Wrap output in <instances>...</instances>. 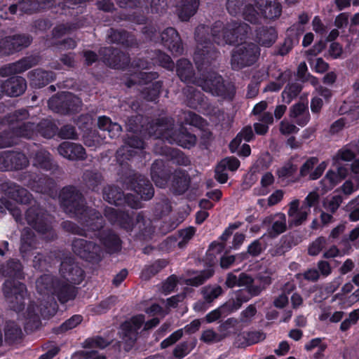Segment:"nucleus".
<instances>
[{"mask_svg":"<svg viewBox=\"0 0 359 359\" xmlns=\"http://www.w3.org/2000/svg\"><path fill=\"white\" fill-rule=\"evenodd\" d=\"M60 274V280H54L49 274L41 276L37 279L36 286L40 294H55L62 303H65L76 296L75 287L73 285L82 281L83 273L72 259L69 258L62 262Z\"/></svg>","mask_w":359,"mask_h":359,"instance_id":"obj_1","label":"nucleus"},{"mask_svg":"<svg viewBox=\"0 0 359 359\" xmlns=\"http://www.w3.org/2000/svg\"><path fill=\"white\" fill-rule=\"evenodd\" d=\"M60 201L65 211L77 216L81 215L86 231H96L102 226L103 219L100 213L93 209L84 207L82 196L74 187L63 188L60 194Z\"/></svg>","mask_w":359,"mask_h":359,"instance_id":"obj_2","label":"nucleus"},{"mask_svg":"<svg viewBox=\"0 0 359 359\" xmlns=\"http://www.w3.org/2000/svg\"><path fill=\"white\" fill-rule=\"evenodd\" d=\"M173 126L171 118H161L155 124L150 126L149 135L165 139L169 143L176 144L184 148H190L196 144L195 135L188 132L182 126L177 130L175 129Z\"/></svg>","mask_w":359,"mask_h":359,"instance_id":"obj_3","label":"nucleus"},{"mask_svg":"<svg viewBox=\"0 0 359 359\" xmlns=\"http://www.w3.org/2000/svg\"><path fill=\"white\" fill-rule=\"evenodd\" d=\"M177 72L182 81L196 83L203 90L214 95L223 96L225 94V86L220 76L211 72L203 75L202 78H194L192 65L187 59H181L177 62Z\"/></svg>","mask_w":359,"mask_h":359,"instance_id":"obj_4","label":"nucleus"},{"mask_svg":"<svg viewBox=\"0 0 359 359\" xmlns=\"http://www.w3.org/2000/svg\"><path fill=\"white\" fill-rule=\"evenodd\" d=\"M255 6H246L243 15L245 20L255 23L262 15L266 18L275 19L282 13V6L278 0H254Z\"/></svg>","mask_w":359,"mask_h":359,"instance_id":"obj_5","label":"nucleus"},{"mask_svg":"<svg viewBox=\"0 0 359 359\" xmlns=\"http://www.w3.org/2000/svg\"><path fill=\"white\" fill-rule=\"evenodd\" d=\"M250 27L246 24L233 23L224 28L221 22H217L212 29V36L215 43L220 45L233 43L248 34Z\"/></svg>","mask_w":359,"mask_h":359,"instance_id":"obj_6","label":"nucleus"},{"mask_svg":"<svg viewBox=\"0 0 359 359\" xmlns=\"http://www.w3.org/2000/svg\"><path fill=\"white\" fill-rule=\"evenodd\" d=\"M259 48L253 43L245 42L238 45L232 52L231 65L238 70L254 64L259 56Z\"/></svg>","mask_w":359,"mask_h":359,"instance_id":"obj_7","label":"nucleus"},{"mask_svg":"<svg viewBox=\"0 0 359 359\" xmlns=\"http://www.w3.org/2000/svg\"><path fill=\"white\" fill-rule=\"evenodd\" d=\"M25 219L28 224L42 234L48 233L45 238L51 239L54 237L50 225V217L40 209L38 206L34 205L29 208L25 214Z\"/></svg>","mask_w":359,"mask_h":359,"instance_id":"obj_8","label":"nucleus"},{"mask_svg":"<svg viewBox=\"0 0 359 359\" xmlns=\"http://www.w3.org/2000/svg\"><path fill=\"white\" fill-rule=\"evenodd\" d=\"M208 31V27L201 25L196 29V40L197 41L196 50L194 53V60L199 68L201 64L210 62V59L217 57V53L211 48V46L203 40L204 34Z\"/></svg>","mask_w":359,"mask_h":359,"instance_id":"obj_9","label":"nucleus"},{"mask_svg":"<svg viewBox=\"0 0 359 359\" xmlns=\"http://www.w3.org/2000/svg\"><path fill=\"white\" fill-rule=\"evenodd\" d=\"M81 104V100L70 93H63L52 97L48 100V107L57 113L65 114L76 111Z\"/></svg>","mask_w":359,"mask_h":359,"instance_id":"obj_10","label":"nucleus"},{"mask_svg":"<svg viewBox=\"0 0 359 359\" xmlns=\"http://www.w3.org/2000/svg\"><path fill=\"white\" fill-rule=\"evenodd\" d=\"M4 292L14 310L20 311L26 296L25 286L14 280H7L4 285Z\"/></svg>","mask_w":359,"mask_h":359,"instance_id":"obj_11","label":"nucleus"},{"mask_svg":"<svg viewBox=\"0 0 359 359\" xmlns=\"http://www.w3.org/2000/svg\"><path fill=\"white\" fill-rule=\"evenodd\" d=\"M72 249L77 255L89 261L98 259L102 252L100 246L82 238L73 241Z\"/></svg>","mask_w":359,"mask_h":359,"instance_id":"obj_12","label":"nucleus"},{"mask_svg":"<svg viewBox=\"0 0 359 359\" xmlns=\"http://www.w3.org/2000/svg\"><path fill=\"white\" fill-rule=\"evenodd\" d=\"M336 170L330 169L320 182L323 192L332 190L334 187L345 179L348 173V168L342 165H333Z\"/></svg>","mask_w":359,"mask_h":359,"instance_id":"obj_13","label":"nucleus"},{"mask_svg":"<svg viewBox=\"0 0 359 359\" xmlns=\"http://www.w3.org/2000/svg\"><path fill=\"white\" fill-rule=\"evenodd\" d=\"M30 43V38L25 35L4 37V34L0 33V54L8 55L13 51L28 46Z\"/></svg>","mask_w":359,"mask_h":359,"instance_id":"obj_14","label":"nucleus"},{"mask_svg":"<svg viewBox=\"0 0 359 359\" xmlns=\"http://www.w3.org/2000/svg\"><path fill=\"white\" fill-rule=\"evenodd\" d=\"M144 315H137L123 323L120 328L122 339L128 344H132L136 339L137 331L144 323Z\"/></svg>","mask_w":359,"mask_h":359,"instance_id":"obj_15","label":"nucleus"},{"mask_svg":"<svg viewBox=\"0 0 359 359\" xmlns=\"http://www.w3.org/2000/svg\"><path fill=\"white\" fill-rule=\"evenodd\" d=\"M104 198L109 203L114 204L116 205H119L123 201H126V202L133 208H139L141 207L138 197L127 194L125 198L123 193L116 187H109L105 188L104 191Z\"/></svg>","mask_w":359,"mask_h":359,"instance_id":"obj_16","label":"nucleus"},{"mask_svg":"<svg viewBox=\"0 0 359 359\" xmlns=\"http://www.w3.org/2000/svg\"><path fill=\"white\" fill-rule=\"evenodd\" d=\"M300 201L299 199H293L289 204L287 215L289 217V224L290 226H297L302 224L310 214L308 208L302 205L299 206Z\"/></svg>","mask_w":359,"mask_h":359,"instance_id":"obj_17","label":"nucleus"},{"mask_svg":"<svg viewBox=\"0 0 359 359\" xmlns=\"http://www.w3.org/2000/svg\"><path fill=\"white\" fill-rule=\"evenodd\" d=\"M316 157H311L307 159L300 168L299 174L302 177H308L310 180L318 179L327 166L326 161H323L313 170L314 166L318 163Z\"/></svg>","mask_w":359,"mask_h":359,"instance_id":"obj_18","label":"nucleus"},{"mask_svg":"<svg viewBox=\"0 0 359 359\" xmlns=\"http://www.w3.org/2000/svg\"><path fill=\"white\" fill-rule=\"evenodd\" d=\"M161 42L170 52L175 55L182 53L181 39L177 31L172 27L165 29L161 34Z\"/></svg>","mask_w":359,"mask_h":359,"instance_id":"obj_19","label":"nucleus"},{"mask_svg":"<svg viewBox=\"0 0 359 359\" xmlns=\"http://www.w3.org/2000/svg\"><path fill=\"white\" fill-rule=\"evenodd\" d=\"M263 224L271 225V228L268 229L269 234L273 237L277 236L286 231V216L282 212L269 215L263 219Z\"/></svg>","mask_w":359,"mask_h":359,"instance_id":"obj_20","label":"nucleus"},{"mask_svg":"<svg viewBox=\"0 0 359 359\" xmlns=\"http://www.w3.org/2000/svg\"><path fill=\"white\" fill-rule=\"evenodd\" d=\"M27 117L28 113L25 109L16 111L13 115L11 121L19 123L18 127L15 128V130L13 132L16 135L29 138L35 133L36 126L33 123H20Z\"/></svg>","mask_w":359,"mask_h":359,"instance_id":"obj_21","label":"nucleus"},{"mask_svg":"<svg viewBox=\"0 0 359 359\" xmlns=\"http://www.w3.org/2000/svg\"><path fill=\"white\" fill-rule=\"evenodd\" d=\"M11 165L16 170L27 165V159L22 154L0 153V170L7 169Z\"/></svg>","mask_w":359,"mask_h":359,"instance_id":"obj_22","label":"nucleus"},{"mask_svg":"<svg viewBox=\"0 0 359 359\" xmlns=\"http://www.w3.org/2000/svg\"><path fill=\"white\" fill-rule=\"evenodd\" d=\"M100 54L103 55L104 61L114 68H124L128 62V57L117 50L104 48L100 50Z\"/></svg>","mask_w":359,"mask_h":359,"instance_id":"obj_23","label":"nucleus"},{"mask_svg":"<svg viewBox=\"0 0 359 359\" xmlns=\"http://www.w3.org/2000/svg\"><path fill=\"white\" fill-rule=\"evenodd\" d=\"M3 93L8 96H19L22 94L27 88V83L21 76H13L6 80L4 83Z\"/></svg>","mask_w":359,"mask_h":359,"instance_id":"obj_24","label":"nucleus"},{"mask_svg":"<svg viewBox=\"0 0 359 359\" xmlns=\"http://www.w3.org/2000/svg\"><path fill=\"white\" fill-rule=\"evenodd\" d=\"M57 150L60 155L70 160L83 159L86 155L85 149L81 145L69 142L62 143Z\"/></svg>","mask_w":359,"mask_h":359,"instance_id":"obj_25","label":"nucleus"},{"mask_svg":"<svg viewBox=\"0 0 359 359\" xmlns=\"http://www.w3.org/2000/svg\"><path fill=\"white\" fill-rule=\"evenodd\" d=\"M290 117L299 126H306L310 119L308 107L304 103H297L290 108Z\"/></svg>","mask_w":359,"mask_h":359,"instance_id":"obj_26","label":"nucleus"},{"mask_svg":"<svg viewBox=\"0 0 359 359\" xmlns=\"http://www.w3.org/2000/svg\"><path fill=\"white\" fill-rule=\"evenodd\" d=\"M262 291V288H254L251 287L250 289L249 293L247 290H239L235 294V298L229 300L226 302L227 304H229L230 311L232 312L238 310L241 305L248 302L252 296H255L259 294Z\"/></svg>","mask_w":359,"mask_h":359,"instance_id":"obj_27","label":"nucleus"},{"mask_svg":"<svg viewBox=\"0 0 359 359\" xmlns=\"http://www.w3.org/2000/svg\"><path fill=\"white\" fill-rule=\"evenodd\" d=\"M165 164L162 160H156L151 165V179L157 187H165L168 183V174L164 170Z\"/></svg>","mask_w":359,"mask_h":359,"instance_id":"obj_28","label":"nucleus"},{"mask_svg":"<svg viewBox=\"0 0 359 359\" xmlns=\"http://www.w3.org/2000/svg\"><path fill=\"white\" fill-rule=\"evenodd\" d=\"M189 182V177L184 171L176 170L172 175L171 188L176 194H181L188 189Z\"/></svg>","mask_w":359,"mask_h":359,"instance_id":"obj_29","label":"nucleus"},{"mask_svg":"<svg viewBox=\"0 0 359 359\" xmlns=\"http://www.w3.org/2000/svg\"><path fill=\"white\" fill-rule=\"evenodd\" d=\"M230 325L231 320L229 319L219 326V331L223 332L222 334H217L211 329L204 330L201 336V340L208 344L217 343L220 341L228 335L229 333L224 332L230 327Z\"/></svg>","mask_w":359,"mask_h":359,"instance_id":"obj_30","label":"nucleus"},{"mask_svg":"<svg viewBox=\"0 0 359 359\" xmlns=\"http://www.w3.org/2000/svg\"><path fill=\"white\" fill-rule=\"evenodd\" d=\"M105 216L111 222H117L127 230L132 229L133 222L128 214L119 213L113 208H107L105 210Z\"/></svg>","mask_w":359,"mask_h":359,"instance_id":"obj_31","label":"nucleus"},{"mask_svg":"<svg viewBox=\"0 0 359 359\" xmlns=\"http://www.w3.org/2000/svg\"><path fill=\"white\" fill-rule=\"evenodd\" d=\"M32 65L33 62L31 58H24L17 62L1 68L0 74L2 76H8L13 74L21 73L29 69Z\"/></svg>","mask_w":359,"mask_h":359,"instance_id":"obj_32","label":"nucleus"},{"mask_svg":"<svg viewBox=\"0 0 359 359\" xmlns=\"http://www.w3.org/2000/svg\"><path fill=\"white\" fill-rule=\"evenodd\" d=\"M6 193L17 203H27L32 199L31 194L25 189L13 183H10L8 185Z\"/></svg>","mask_w":359,"mask_h":359,"instance_id":"obj_33","label":"nucleus"},{"mask_svg":"<svg viewBox=\"0 0 359 359\" xmlns=\"http://www.w3.org/2000/svg\"><path fill=\"white\" fill-rule=\"evenodd\" d=\"M129 147L141 149L144 147V142L133 135L129 137V140L127 142V145L123 146L117 151L118 161L122 163L124 161V158L129 159V157L133 156L131 151L129 150Z\"/></svg>","mask_w":359,"mask_h":359,"instance_id":"obj_34","label":"nucleus"},{"mask_svg":"<svg viewBox=\"0 0 359 359\" xmlns=\"http://www.w3.org/2000/svg\"><path fill=\"white\" fill-rule=\"evenodd\" d=\"M31 84L36 88H41L55 78L54 74L41 69H36L29 73Z\"/></svg>","mask_w":359,"mask_h":359,"instance_id":"obj_35","label":"nucleus"},{"mask_svg":"<svg viewBox=\"0 0 359 359\" xmlns=\"http://www.w3.org/2000/svg\"><path fill=\"white\" fill-rule=\"evenodd\" d=\"M265 338L266 334L262 332H250L238 335L236 344L238 346H250L263 341Z\"/></svg>","mask_w":359,"mask_h":359,"instance_id":"obj_36","label":"nucleus"},{"mask_svg":"<svg viewBox=\"0 0 359 359\" xmlns=\"http://www.w3.org/2000/svg\"><path fill=\"white\" fill-rule=\"evenodd\" d=\"M100 241L109 252H114L120 248V240L118 237L111 231H102L99 233Z\"/></svg>","mask_w":359,"mask_h":359,"instance_id":"obj_37","label":"nucleus"},{"mask_svg":"<svg viewBox=\"0 0 359 359\" xmlns=\"http://www.w3.org/2000/svg\"><path fill=\"white\" fill-rule=\"evenodd\" d=\"M36 240L32 230L26 228L23 230L21 237L20 252L23 257L28 256L29 253L36 248Z\"/></svg>","mask_w":359,"mask_h":359,"instance_id":"obj_38","label":"nucleus"},{"mask_svg":"<svg viewBox=\"0 0 359 359\" xmlns=\"http://www.w3.org/2000/svg\"><path fill=\"white\" fill-rule=\"evenodd\" d=\"M97 126L100 129L107 131L111 138L118 137L121 131L120 125L116 123H112L111 119L105 116L99 117Z\"/></svg>","mask_w":359,"mask_h":359,"instance_id":"obj_39","label":"nucleus"},{"mask_svg":"<svg viewBox=\"0 0 359 359\" xmlns=\"http://www.w3.org/2000/svg\"><path fill=\"white\" fill-rule=\"evenodd\" d=\"M135 191L143 200H149L154 196L151 184L144 177H139L137 185L133 187Z\"/></svg>","mask_w":359,"mask_h":359,"instance_id":"obj_40","label":"nucleus"},{"mask_svg":"<svg viewBox=\"0 0 359 359\" xmlns=\"http://www.w3.org/2000/svg\"><path fill=\"white\" fill-rule=\"evenodd\" d=\"M198 6V0H183L178 10L179 18L183 21L188 20L194 15Z\"/></svg>","mask_w":359,"mask_h":359,"instance_id":"obj_41","label":"nucleus"},{"mask_svg":"<svg viewBox=\"0 0 359 359\" xmlns=\"http://www.w3.org/2000/svg\"><path fill=\"white\" fill-rule=\"evenodd\" d=\"M253 136L254 134L251 126L245 127L231 142L229 144L231 151L234 153L237 150V148L241 143L243 139L246 142H249L252 139Z\"/></svg>","mask_w":359,"mask_h":359,"instance_id":"obj_42","label":"nucleus"},{"mask_svg":"<svg viewBox=\"0 0 359 359\" xmlns=\"http://www.w3.org/2000/svg\"><path fill=\"white\" fill-rule=\"evenodd\" d=\"M257 38L261 45L269 47L275 42L277 38L276 32L272 27L269 29H262L258 33Z\"/></svg>","mask_w":359,"mask_h":359,"instance_id":"obj_43","label":"nucleus"},{"mask_svg":"<svg viewBox=\"0 0 359 359\" xmlns=\"http://www.w3.org/2000/svg\"><path fill=\"white\" fill-rule=\"evenodd\" d=\"M274 182V177L271 172L264 173L260 181V187L255 188L254 189V192L256 195L258 196H264L266 195L269 191V187L272 185Z\"/></svg>","mask_w":359,"mask_h":359,"instance_id":"obj_44","label":"nucleus"},{"mask_svg":"<svg viewBox=\"0 0 359 359\" xmlns=\"http://www.w3.org/2000/svg\"><path fill=\"white\" fill-rule=\"evenodd\" d=\"M302 90V87L298 83L288 84L282 93V98L283 102L287 104L296 97Z\"/></svg>","mask_w":359,"mask_h":359,"instance_id":"obj_45","label":"nucleus"},{"mask_svg":"<svg viewBox=\"0 0 359 359\" xmlns=\"http://www.w3.org/2000/svg\"><path fill=\"white\" fill-rule=\"evenodd\" d=\"M37 131L44 137L50 138L57 131L56 126L49 120H44L37 126Z\"/></svg>","mask_w":359,"mask_h":359,"instance_id":"obj_46","label":"nucleus"},{"mask_svg":"<svg viewBox=\"0 0 359 359\" xmlns=\"http://www.w3.org/2000/svg\"><path fill=\"white\" fill-rule=\"evenodd\" d=\"M111 42L120 43L127 46L130 45L132 41L131 36L125 31H118L111 29L109 34Z\"/></svg>","mask_w":359,"mask_h":359,"instance_id":"obj_47","label":"nucleus"},{"mask_svg":"<svg viewBox=\"0 0 359 359\" xmlns=\"http://www.w3.org/2000/svg\"><path fill=\"white\" fill-rule=\"evenodd\" d=\"M355 156L354 152L348 147H344L339 149L336 155L332 157V165H341L339 160L344 161H351Z\"/></svg>","mask_w":359,"mask_h":359,"instance_id":"obj_48","label":"nucleus"},{"mask_svg":"<svg viewBox=\"0 0 359 359\" xmlns=\"http://www.w3.org/2000/svg\"><path fill=\"white\" fill-rule=\"evenodd\" d=\"M229 304L225 303L220 307L212 311L205 316V320L208 323H210L218 320L222 316H227L232 311H230Z\"/></svg>","mask_w":359,"mask_h":359,"instance_id":"obj_49","label":"nucleus"},{"mask_svg":"<svg viewBox=\"0 0 359 359\" xmlns=\"http://www.w3.org/2000/svg\"><path fill=\"white\" fill-rule=\"evenodd\" d=\"M186 124L191 125L198 128H203L206 126V121L201 116L191 111H185L182 114Z\"/></svg>","mask_w":359,"mask_h":359,"instance_id":"obj_50","label":"nucleus"},{"mask_svg":"<svg viewBox=\"0 0 359 359\" xmlns=\"http://www.w3.org/2000/svg\"><path fill=\"white\" fill-rule=\"evenodd\" d=\"M213 271L212 270L201 271L194 277L186 279L184 282L188 285L197 287L202 285L208 278L211 277Z\"/></svg>","mask_w":359,"mask_h":359,"instance_id":"obj_51","label":"nucleus"},{"mask_svg":"<svg viewBox=\"0 0 359 359\" xmlns=\"http://www.w3.org/2000/svg\"><path fill=\"white\" fill-rule=\"evenodd\" d=\"M21 329L14 323L8 322L5 328V338L6 340L13 341L20 337Z\"/></svg>","mask_w":359,"mask_h":359,"instance_id":"obj_52","label":"nucleus"},{"mask_svg":"<svg viewBox=\"0 0 359 359\" xmlns=\"http://www.w3.org/2000/svg\"><path fill=\"white\" fill-rule=\"evenodd\" d=\"M34 165L48 170L50 168V154L46 151L37 152L34 157Z\"/></svg>","mask_w":359,"mask_h":359,"instance_id":"obj_53","label":"nucleus"},{"mask_svg":"<svg viewBox=\"0 0 359 359\" xmlns=\"http://www.w3.org/2000/svg\"><path fill=\"white\" fill-rule=\"evenodd\" d=\"M222 290L219 286H206L201 292L207 302H211L222 294Z\"/></svg>","mask_w":359,"mask_h":359,"instance_id":"obj_54","label":"nucleus"},{"mask_svg":"<svg viewBox=\"0 0 359 359\" xmlns=\"http://www.w3.org/2000/svg\"><path fill=\"white\" fill-rule=\"evenodd\" d=\"M22 270V265L18 261L11 260L8 262L3 271L5 276H15L19 278L20 276V271Z\"/></svg>","mask_w":359,"mask_h":359,"instance_id":"obj_55","label":"nucleus"},{"mask_svg":"<svg viewBox=\"0 0 359 359\" xmlns=\"http://www.w3.org/2000/svg\"><path fill=\"white\" fill-rule=\"evenodd\" d=\"M195 233L196 229L192 226L181 230L179 232V241L177 242V246L180 248L185 247L187 243L193 238Z\"/></svg>","mask_w":359,"mask_h":359,"instance_id":"obj_56","label":"nucleus"},{"mask_svg":"<svg viewBox=\"0 0 359 359\" xmlns=\"http://www.w3.org/2000/svg\"><path fill=\"white\" fill-rule=\"evenodd\" d=\"M293 290L294 285L292 284H286L284 287V293L281 294L274 299V306L279 309L285 307L288 303V297L285 294V292H290Z\"/></svg>","mask_w":359,"mask_h":359,"instance_id":"obj_57","label":"nucleus"},{"mask_svg":"<svg viewBox=\"0 0 359 359\" xmlns=\"http://www.w3.org/2000/svg\"><path fill=\"white\" fill-rule=\"evenodd\" d=\"M343 201L341 196H333L329 199H327L324 203V208L329 212L334 213L339 208Z\"/></svg>","mask_w":359,"mask_h":359,"instance_id":"obj_58","label":"nucleus"},{"mask_svg":"<svg viewBox=\"0 0 359 359\" xmlns=\"http://www.w3.org/2000/svg\"><path fill=\"white\" fill-rule=\"evenodd\" d=\"M327 243V240L324 237L316 238L309 248V254L312 256L317 255L323 250Z\"/></svg>","mask_w":359,"mask_h":359,"instance_id":"obj_59","label":"nucleus"},{"mask_svg":"<svg viewBox=\"0 0 359 359\" xmlns=\"http://www.w3.org/2000/svg\"><path fill=\"white\" fill-rule=\"evenodd\" d=\"M83 179L86 185L92 189H94L101 182L100 175L97 173H93L92 172H86L84 174Z\"/></svg>","mask_w":359,"mask_h":359,"instance_id":"obj_60","label":"nucleus"},{"mask_svg":"<svg viewBox=\"0 0 359 359\" xmlns=\"http://www.w3.org/2000/svg\"><path fill=\"white\" fill-rule=\"evenodd\" d=\"M187 342H182L179 344L173 351V355L175 358L181 359L186 356L191 350Z\"/></svg>","mask_w":359,"mask_h":359,"instance_id":"obj_61","label":"nucleus"},{"mask_svg":"<svg viewBox=\"0 0 359 359\" xmlns=\"http://www.w3.org/2000/svg\"><path fill=\"white\" fill-rule=\"evenodd\" d=\"M183 335V329L177 330V331L174 332L172 334H170L168 338L164 339L161 343V346L162 348H165L174 343H175L177 341H178Z\"/></svg>","mask_w":359,"mask_h":359,"instance_id":"obj_62","label":"nucleus"},{"mask_svg":"<svg viewBox=\"0 0 359 359\" xmlns=\"http://www.w3.org/2000/svg\"><path fill=\"white\" fill-rule=\"evenodd\" d=\"M82 321V316L80 315L73 316L72 318L66 320L61 326L60 330L67 331L76 327Z\"/></svg>","mask_w":359,"mask_h":359,"instance_id":"obj_63","label":"nucleus"},{"mask_svg":"<svg viewBox=\"0 0 359 359\" xmlns=\"http://www.w3.org/2000/svg\"><path fill=\"white\" fill-rule=\"evenodd\" d=\"M298 130V128L287 120L284 119L280 123V132L283 135L297 133Z\"/></svg>","mask_w":359,"mask_h":359,"instance_id":"obj_64","label":"nucleus"}]
</instances>
